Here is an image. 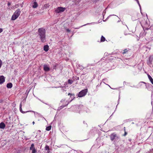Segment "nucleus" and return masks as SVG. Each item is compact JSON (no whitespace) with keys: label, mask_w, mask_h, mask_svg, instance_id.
<instances>
[{"label":"nucleus","mask_w":153,"mask_h":153,"mask_svg":"<svg viewBox=\"0 0 153 153\" xmlns=\"http://www.w3.org/2000/svg\"><path fill=\"white\" fill-rule=\"evenodd\" d=\"M45 33L46 30L44 28H40L38 29L37 37L39 38L41 41L43 43L46 42Z\"/></svg>","instance_id":"1"},{"label":"nucleus","mask_w":153,"mask_h":153,"mask_svg":"<svg viewBox=\"0 0 153 153\" xmlns=\"http://www.w3.org/2000/svg\"><path fill=\"white\" fill-rule=\"evenodd\" d=\"M21 13V11L20 9H18L14 13L11 17L12 20H15L19 16Z\"/></svg>","instance_id":"2"},{"label":"nucleus","mask_w":153,"mask_h":153,"mask_svg":"<svg viewBox=\"0 0 153 153\" xmlns=\"http://www.w3.org/2000/svg\"><path fill=\"white\" fill-rule=\"evenodd\" d=\"M110 138L112 141H117L120 139V137L114 133L111 134Z\"/></svg>","instance_id":"3"},{"label":"nucleus","mask_w":153,"mask_h":153,"mask_svg":"<svg viewBox=\"0 0 153 153\" xmlns=\"http://www.w3.org/2000/svg\"><path fill=\"white\" fill-rule=\"evenodd\" d=\"M88 92V89H85L82 90L80 92H79L78 96L79 97H82L86 95Z\"/></svg>","instance_id":"4"},{"label":"nucleus","mask_w":153,"mask_h":153,"mask_svg":"<svg viewBox=\"0 0 153 153\" xmlns=\"http://www.w3.org/2000/svg\"><path fill=\"white\" fill-rule=\"evenodd\" d=\"M65 9V7H59L55 10V12L56 13H59L64 12Z\"/></svg>","instance_id":"5"},{"label":"nucleus","mask_w":153,"mask_h":153,"mask_svg":"<svg viewBox=\"0 0 153 153\" xmlns=\"http://www.w3.org/2000/svg\"><path fill=\"white\" fill-rule=\"evenodd\" d=\"M82 107V105H74L72 107V108L74 110V111L76 112H79V108H81V107Z\"/></svg>","instance_id":"6"},{"label":"nucleus","mask_w":153,"mask_h":153,"mask_svg":"<svg viewBox=\"0 0 153 153\" xmlns=\"http://www.w3.org/2000/svg\"><path fill=\"white\" fill-rule=\"evenodd\" d=\"M34 146L33 143L32 144L30 148V150H32V153H36L37 152V151L34 148Z\"/></svg>","instance_id":"7"},{"label":"nucleus","mask_w":153,"mask_h":153,"mask_svg":"<svg viewBox=\"0 0 153 153\" xmlns=\"http://www.w3.org/2000/svg\"><path fill=\"white\" fill-rule=\"evenodd\" d=\"M140 83H143L145 84L146 88L148 90H149L150 88L152 87V86L150 84L148 83H146L143 82H141Z\"/></svg>","instance_id":"8"},{"label":"nucleus","mask_w":153,"mask_h":153,"mask_svg":"<svg viewBox=\"0 0 153 153\" xmlns=\"http://www.w3.org/2000/svg\"><path fill=\"white\" fill-rule=\"evenodd\" d=\"M5 78L3 76H0V84H2L5 82Z\"/></svg>","instance_id":"9"},{"label":"nucleus","mask_w":153,"mask_h":153,"mask_svg":"<svg viewBox=\"0 0 153 153\" xmlns=\"http://www.w3.org/2000/svg\"><path fill=\"white\" fill-rule=\"evenodd\" d=\"M44 70L45 71H48L50 70V68L47 65H44Z\"/></svg>","instance_id":"10"},{"label":"nucleus","mask_w":153,"mask_h":153,"mask_svg":"<svg viewBox=\"0 0 153 153\" xmlns=\"http://www.w3.org/2000/svg\"><path fill=\"white\" fill-rule=\"evenodd\" d=\"M68 95L70 96V98H71V100L70 101V102H71L72 100H73L74 98V94H72L71 93H68Z\"/></svg>","instance_id":"11"},{"label":"nucleus","mask_w":153,"mask_h":153,"mask_svg":"<svg viewBox=\"0 0 153 153\" xmlns=\"http://www.w3.org/2000/svg\"><path fill=\"white\" fill-rule=\"evenodd\" d=\"M5 127V124L3 122L0 123V128L1 129H4Z\"/></svg>","instance_id":"12"},{"label":"nucleus","mask_w":153,"mask_h":153,"mask_svg":"<svg viewBox=\"0 0 153 153\" xmlns=\"http://www.w3.org/2000/svg\"><path fill=\"white\" fill-rule=\"evenodd\" d=\"M49 50V46L48 45H45L44 46V50L45 52H47Z\"/></svg>","instance_id":"13"},{"label":"nucleus","mask_w":153,"mask_h":153,"mask_svg":"<svg viewBox=\"0 0 153 153\" xmlns=\"http://www.w3.org/2000/svg\"><path fill=\"white\" fill-rule=\"evenodd\" d=\"M148 76V77L149 79V80L151 82L152 84H153V79L152 78V77L149 74H147Z\"/></svg>","instance_id":"14"},{"label":"nucleus","mask_w":153,"mask_h":153,"mask_svg":"<svg viewBox=\"0 0 153 153\" xmlns=\"http://www.w3.org/2000/svg\"><path fill=\"white\" fill-rule=\"evenodd\" d=\"M12 86L13 85L12 83L11 82L7 83V88H11L12 87Z\"/></svg>","instance_id":"15"},{"label":"nucleus","mask_w":153,"mask_h":153,"mask_svg":"<svg viewBox=\"0 0 153 153\" xmlns=\"http://www.w3.org/2000/svg\"><path fill=\"white\" fill-rule=\"evenodd\" d=\"M152 59L151 58V56L149 57V60L147 61V64L149 65L150 64L152 61Z\"/></svg>","instance_id":"16"},{"label":"nucleus","mask_w":153,"mask_h":153,"mask_svg":"<svg viewBox=\"0 0 153 153\" xmlns=\"http://www.w3.org/2000/svg\"><path fill=\"white\" fill-rule=\"evenodd\" d=\"M38 6V4L37 2H34L33 5L32 6V7L33 8H36Z\"/></svg>","instance_id":"17"},{"label":"nucleus","mask_w":153,"mask_h":153,"mask_svg":"<svg viewBox=\"0 0 153 153\" xmlns=\"http://www.w3.org/2000/svg\"><path fill=\"white\" fill-rule=\"evenodd\" d=\"M45 150L48 151V152L49 153V152L50 148L48 146L46 145L45 147Z\"/></svg>","instance_id":"18"},{"label":"nucleus","mask_w":153,"mask_h":153,"mask_svg":"<svg viewBox=\"0 0 153 153\" xmlns=\"http://www.w3.org/2000/svg\"><path fill=\"white\" fill-rule=\"evenodd\" d=\"M22 103H21V104L19 106V110L22 113H25V112L23 111H22Z\"/></svg>","instance_id":"19"},{"label":"nucleus","mask_w":153,"mask_h":153,"mask_svg":"<svg viewBox=\"0 0 153 153\" xmlns=\"http://www.w3.org/2000/svg\"><path fill=\"white\" fill-rule=\"evenodd\" d=\"M105 40V38L102 36L101 37V42H104Z\"/></svg>","instance_id":"20"},{"label":"nucleus","mask_w":153,"mask_h":153,"mask_svg":"<svg viewBox=\"0 0 153 153\" xmlns=\"http://www.w3.org/2000/svg\"><path fill=\"white\" fill-rule=\"evenodd\" d=\"M51 126H49L46 127V130L48 131H49L51 129Z\"/></svg>","instance_id":"21"},{"label":"nucleus","mask_w":153,"mask_h":153,"mask_svg":"<svg viewBox=\"0 0 153 153\" xmlns=\"http://www.w3.org/2000/svg\"><path fill=\"white\" fill-rule=\"evenodd\" d=\"M36 114L38 115V116L39 117H42L45 120V118H44L42 116L41 114H39V113H38V112H36Z\"/></svg>","instance_id":"22"},{"label":"nucleus","mask_w":153,"mask_h":153,"mask_svg":"<svg viewBox=\"0 0 153 153\" xmlns=\"http://www.w3.org/2000/svg\"><path fill=\"white\" fill-rule=\"evenodd\" d=\"M68 82L69 84H71L73 82V81L72 80L69 79L68 80Z\"/></svg>","instance_id":"23"},{"label":"nucleus","mask_w":153,"mask_h":153,"mask_svg":"<svg viewBox=\"0 0 153 153\" xmlns=\"http://www.w3.org/2000/svg\"><path fill=\"white\" fill-rule=\"evenodd\" d=\"M128 51V50L127 49H126L123 50V52L122 53L123 54H125Z\"/></svg>","instance_id":"24"},{"label":"nucleus","mask_w":153,"mask_h":153,"mask_svg":"<svg viewBox=\"0 0 153 153\" xmlns=\"http://www.w3.org/2000/svg\"><path fill=\"white\" fill-rule=\"evenodd\" d=\"M147 30L150 29L152 30V31L153 32V25L151 26L149 28L147 29Z\"/></svg>","instance_id":"25"},{"label":"nucleus","mask_w":153,"mask_h":153,"mask_svg":"<svg viewBox=\"0 0 153 153\" xmlns=\"http://www.w3.org/2000/svg\"><path fill=\"white\" fill-rule=\"evenodd\" d=\"M69 103V102H68L67 104H66V105H62L61 106V108H64V107L67 106V105H68Z\"/></svg>","instance_id":"26"},{"label":"nucleus","mask_w":153,"mask_h":153,"mask_svg":"<svg viewBox=\"0 0 153 153\" xmlns=\"http://www.w3.org/2000/svg\"><path fill=\"white\" fill-rule=\"evenodd\" d=\"M124 131H125V133H124V134L123 135V136H126L127 134V133L125 131V128L124 127Z\"/></svg>","instance_id":"27"},{"label":"nucleus","mask_w":153,"mask_h":153,"mask_svg":"<svg viewBox=\"0 0 153 153\" xmlns=\"http://www.w3.org/2000/svg\"><path fill=\"white\" fill-rule=\"evenodd\" d=\"M89 24V23H88V24H86L84 25H82L80 27H79L75 28V29H79V27H82L83 26H85V25H88V24Z\"/></svg>","instance_id":"28"},{"label":"nucleus","mask_w":153,"mask_h":153,"mask_svg":"<svg viewBox=\"0 0 153 153\" xmlns=\"http://www.w3.org/2000/svg\"><path fill=\"white\" fill-rule=\"evenodd\" d=\"M29 111H30V112H34L35 114H36V112L34 111H26V112H29Z\"/></svg>","instance_id":"29"},{"label":"nucleus","mask_w":153,"mask_h":153,"mask_svg":"<svg viewBox=\"0 0 153 153\" xmlns=\"http://www.w3.org/2000/svg\"><path fill=\"white\" fill-rule=\"evenodd\" d=\"M3 31V29L1 28H0V33H1Z\"/></svg>","instance_id":"30"},{"label":"nucleus","mask_w":153,"mask_h":153,"mask_svg":"<svg viewBox=\"0 0 153 153\" xmlns=\"http://www.w3.org/2000/svg\"><path fill=\"white\" fill-rule=\"evenodd\" d=\"M76 80H79V77H76Z\"/></svg>","instance_id":"31"},{"label":"nucleus","mask_w":153,"mask_h":153,"mask_svg":"<svg viewBox=\"0 0 153 153\" xmlns=\"http://www.w3.org/2000/svg\"><path fill=\"white\" fill-rule=\"evenodd\" d=\"M66 30L68 32H70V30L68 29H66Z\"/></svg>","instance_id":"32"},{"label":"nucleus","mask_w":153,"mask_h":153,"mask_svg":"<svg viewBox=\"0 0 153 153\" xmlns=\"http://www.w3.org/2000/svg\"><path fill=\"white\" fill-rule=\"evenodd\" d=\"M11 4V3L10 2H8L7 3V5L8 6H9Z\"/></svg>","instance_id":"33"},{"label":"nucleus","mask_w":153,"mask_h":153,"mask_svg":"<svg viewBox=\"0 0 153 153\" xmlns=\"http://www.w3.org/2000/svg\"><path fill=\"white\" fill-rule=\"evenodd\" d=\"M62 87V91H64V90L63 88H64V87Z\"/></svg>","instance_id":"34"},{"label":"nucleus","mask_w":153,"mask_h":153,"mask_svg":"<svg viewBox=\"0 0 153 153\" xmlns=\"http://www.w3.org/2000/svg\"><path fill=\"white\" fill-rule=\"evenodd\" d=\"M136 1L138 4H140L138 0H136Z\"/></svg>","instance_id":"35"},{"label":"nucleus","mask_w":153,"mask_h":153,"mask_svg":"<svg viewBox=\"0 0 153 153\" xmlns=\"http://www.w3.org/2000/svg\"><path fill=\"white\" fill-rule=\"evenodd\" d=\"M138 5H139V6L140 7V10H141V6H140V4H138Z\"/></svg>","instance_id":"36"},{"label":"nucleus","mask_w":153,"mask_h":153,"mask_svg":"<svg viewBox=\"0 0 153 153\" xmlns=\"http://www.w3.org/2000/svg\"><path fill=\"white\" fill-rule=\"evenodd\" d=\"M120 19H119V20L118 21H117V22H120Z\"/></svg>","instance_id":"37"},{"label":"nucleus","mask_w":153,"mask_h":153,"mask_svg":"<svg viewBox=\"0 0 153 153\" xmlns=\"http://www.w3.org/2000/svg\"><path fill=\"white\" fill-rule=\"evenodd\" d=\"M128 140H129L130 142H131V139H128Z\"/></svg>","instance_id":"38"},{"label":"nucleus","mask_w":153,"mask_h":153,"mask_svg":"<svg viewBox=\"0 0 153 153\" xmlns=\"http://www.w3.org/2000/svg\"><path fill=\"white\" fill-rule=\"evenodd\" d=\"M83 123L84 124H86L87 125V124L85 123V121H83Z\"/></svg>","instance_id":"39"},{"label":"nucleus","mask_w":153,"mask_h":153,"mask_svg":"<svg viewBox=\"0 0 153 153\" xmlns=\"http://www.w3.org/2000/svg\"><path fill=\"white\" fill-rule=\"evenodd\" d=\"M116 16V15H110V16Z\"/></svg>","instance_id":"40"},{"label":"nucleus","mask_w":153,"mask_h":153,"mask_svg":"<svg viewBox=\"0 0 153 153\" xmlns=\"http://www.w3.org/2000/svg\"><path fill=\"white\" fill-rule=\"evenodd\" d=\"M34 123H35V122H34V121H33V124H34Z\"/></svg>","instance_id":"41"},{"label":"nucleus","mask_w":153,"mask_h":153,"mask_svg":"<svg viewBox=\"0 0 153 153\" xmlns=\"http://www.w3.org/2000/svg\"><path fill=\"white\" fill-rule=\"evenodd\" d=\"M153 150V149H151V151H152V150Z\"/></svg>","instance_id":"42"},{"label":"nucleus","mask_w":153,"mask_h":153,"mask_svg":"<svg viewBox=\"0 0 153 153\" xmlns=\"http://www.w3.org/2000/svg\"><path fill=\"white\" fill-rule=\"evenodd\" d=\"M62 101H63L62 100H61V102H62Z\"/></svg>","instance_id":"43"},{"label":"nucleus","mask_w":153,"mask_h":153,"mask_svg":"<svg viewBox=\"0 0 153 153\" xmlns=\"http://www.w3.org/2000/svg\"><path fill=\"white\" fill-rule=\"evenodd\" d=\"M59 87H55V88H58Z\"/></svg>","instance_id":"44"},{"label":"nucleus","mask_w":153,"mask_h":153,"mask_svg":"<svg viewBox=\"0 0 153 153\" xmlns=\"http://www.w3.org/2000/svg\"><path fill=\"white\" fill-rule=\"evenodd\" d=\"M46 105H48V104H47V103H45Z\"/></svg>","instance_id":"45"},{"label":"nucleus","mask_w":153,"mask_h":153,"mask_svg":"<svg viewBox=\"0 0 153 153\" xmlns=\"http://www.w3.org/2000/svg\"><path fill=\"white\" fill-rule=\"evenodd\" d=\"M123 83H125V82H124Z\"/></svg>","instance_id":"46"},{"label":"nucleus","mask_w":153,"mask_h":153,"mask_svg":"<svg viewBox=\"0 0 153 153\" xmlns=\"http://www.w3.org/2000/svg\"><path fill=\"white\" fill-rule=\"evenodd\" d=\"M117 16V17H118V18H119V17H118V16Z\"/></svg>","instance_id":"47"},{"label":"nucleus","mask_w":153,"mask_h":153,"mask_svg":"<svg viewBox=\"0 0 153 153\" xmlns=\"http://www.w3.org/2000/svg\"><path fill=\"white\" fill-rule=\"evenodd\" d=\"M117 16V17H118V18H119V17H118V16Z\"/></svg>","instance_id":"48"}]
</instances>
